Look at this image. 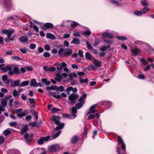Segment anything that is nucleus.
<instances>
[{"label":"nucleus","instance_id":"nucleus-33","mask_svg":"<svg viewBox=\"0 0 154 154\" xmlns=\"http://www.w3.org/2000/svg\"><path fill=\"white\" fill-rule=\"evenodd\" d=\"M47 38H49L54 39L55 38L54 36L51 33H48L47 34Z\"/></svg>","mask_w":154,"mask_h":154},{"label":"nucleus","instance_id":"nucleus-56","mask_svg":"<svg viewBox=\"0 0 154 154\" xmlns=\"http://www.w3.org/2000/svg\"><path fill=\"white\" fill-rule=\"evenodd\" d=\"M17 122H12L9 123V125L11 126L14 127L16 126Z\"/></svg>","mask_w":154,"mask_h":154},{"label":"nucleus","instance_id":"nucleus-55","mask_svg":"<svg viewBox=\"0 0 154 154\" xmlns=\"http://www.w3.org/2000/svg\"><path fill=\"white\" fill-rule=\"evenodd\" d=\"M12 97L11 95L6 96L4 97V100L7 101L11 97Z\"/></svg>","mask_w":154,"mask_h":154},{"label":"nucleus","instance_id":"nucleus-60","mask_svg":"<svg viewBox=\"0 0 154 154\" xmlns=\"http://www.w3.org/2000/svg\"><path fill=\"white\" fill-rule=\"evenodd\" d=\"M88 132V129L86 127H85V129L84 130V135L86 137Z\"/></svg>","mask_w":154,"mask_h":154},{"label":"nucleus","instance_id":"nucleus-45","mask_svg":"<svg viewBox=\"0 0 154 154\" xmlns=\"http://www.w3.org/2000/svg\"><path fill=\"white\" fill-rule=\"evenodd\" d=\"M3 133L5 135L7 136L10 134L11 131L10 130L7 129Z\"/></svg>","mask_w":154,"mask_h":154},{"label":"nucleus","instance_id":"nucleus-15","mask_svg":"<svg viewBox=\"0 0 154 154\" xmlns=\"http://www.w3.org/2000/svg\"><path fill=\"white\" fill-rule=\"evenodd\" d=\"M102 63V62H101L99 61L96 59L94 60L93 61V63L94 66L97 67H100L101 66V64Z\"/></svg>","mask_w":154,"mask_h":154},{"label":"nucleus","instance_id":"nucleus-2","mask_svg":"<svg viewBox=\"0 0 154 154\" xmlns=\"http://www.w3.org/2000/svg\"><path fill=\"white\" fill-rule=\"evenodd\" d=\"M82 103H76L75 107H73L71 110V113L69 115L68 114V119H74L76 117V113L77 112V110L76 108L78 109H80L82 106Z\"/></svg>","mask_w":154,"mask_h":154},{"label":"nucleus","instance_id":"nucleus-62","mask_svg":"<svg viewBox=\"0 0 154 154\" xmlns=\"http://www.w3.org/2000/svg\"><path fill=\"white\" fill-rule=\"evenodd\" d=\"M1 91L3 93H6L8 91V90L7 89L4 88H2Z\"/></svg>","mask_w":154,"mask_h":154},{"label":"nucleus","instance_id":"nucleus-63","mask_svg":"<svg viewBox=\"0 0 154 154\" xmlns=\"http://www.w3.org/2000/svg\"><path fill=\"white\" fill-rule=\"evenodd\" d=\"M141 4L144 6H148V4L146 1H142L141 2Z\"/></svg>","mask_w":154,"mask_h":154},{"label":"nucleus","instance_id":"nucleus-35","mask_svg":"<svg viewBox=\"0 0 154 154\" xmlns=\"http://www.w3.org/2000/svg\"><path fill=\"white\" fill-rule=\"evenodd\" d=\"M42 81L43 83H45L47 85H49L50 83L49 81H48L47 79H42Z\"/></svg>","mask_w":154,"mask_h":154},{"label":"nucleus","instance_id":"nucleus-53","mask_svg":"<svg viewBox=\"0 0 154 154\" xmlns=\"http://www.w3.org/2000/svg\"><path fill=\"white\" fill-rule=\"evenodd\" d=\"M29 102L31 104H34L35 103V101L34 99L33 98H29Z\"/></svg>","mask_w":154,"mask_h":154},{"label":"nucleus","instance_id":"nucleus-3","mask_svg":"<svg viewBox=\"0 0 154 154\" xmlns=\"http://www.w3.org/2000/svg\"><path fill=\"white\" fill-rule=\"evenodd\" d=\"M79 97L77 94L72 93L71 94L68 98L70 101V103L72 104H74L77 101V100Z\"/></svg>","mask_w":154,"mask_h":154},{"label":"nucleus","instance_id":"nucleus-32","mask_svg":"<svg viewBox=\"0 0 154 154\" xmlns=\"http://www.w3.org/2000/svg\"><path fill=\"white\" fill-rule=\"evenodd\" d=\"M20 84L19 80H16L14 81L13 82V83L12 84V85L14 87H15L16 86L19 85Z\"/></svg>","mask_w":154,"mask_h":154},{"label":"nucleus","instance_id":"nucleus-10","mask_svg":"<svg viewBox=\"0 0 154 154\" xmlns=\"http://www.w3.org/2000/svg\"><path fill=\"white\" fill-rule=\"evenodd\" d=\"M117 138L118 139V143L121 144L122 149L123 150H125L126 149V146L125 144L123 142L122 138L119 136H118L117 137Z\"/></svg>","mask_w":154,"mask_h":154},{"label":"nucleus","instance_id":"nucleus-24","mask_svg":"<svg viewBox=\"0 0 154 154\" xmlns=\"http://www.w3.org/2000/svg\"><path fill=\"white\" fill-rule=\"evenodd\" d=\"M78 76L77 74L75 73H71L69 75V79L73 78H75L77 77Z\"/></svg>","mask_w":154,"mask_h":154},{"label":"nucleus","instance_id":"nucleus-4","mask_svg":"<svg viewBox=\"0 0 154 154\" xmlns=\"http://www.w3.org/2000/svg\"><path fill=\"white\" fill-rule=\"evenodd\" d=\"M60 147L58 144H55L52 146H49L48 147V150L50 152L55 153L58 151Z\"/></svg>","mask_w":154,"mask_h":154},{"label":"nucleus","instance_id":"nucleus-6","mask_svg":"<svg viewBox=\"0 0 154 154\" xmlns=\"http://www.w3.org/2000/svg\"><path fill=\"white\" fill-rule=\"evenodd\" d=\"M13 68V66H12L8 65L6 67H4L2 69V71L4 72H7L9 71L8 74L9 75H12L13 74V71L11 70Z\"/></svg>","mask_w":154,"mask_h":154},{"label":"nucleus","instance_id":"nucleus-19","mask_svg":"<svg viewBox=\"0 0 154 154\" xmlns=\"http://www.w3.org/2000/svg\"><path fill=\"white\" fill-rule=\"evenodd\" d=\"M78 137L76 136L73 137L71 139V143L74 144H76L78 141Z\"/></svg>","mask_w":154,"mask_h":154},{"label":"nucleus","instance_id":"nucleus-44","mask_svg":"<svg viewBox=\"0 0 154 154\" xmlns=\"http://www.w3.org/2000/svg\"><path fill=\"white\" fill-rule=\"evenodd\" d=\"M36 45L35 44H30L29 45V48L32 49H34L36 48Z\"/></svg>","mask_w":154,"mask_h":154},{"label":"nucleus","instance_id":"nucleus-46","mask_svg":"<svg viewBox=\"0 0 154 154\" xmlns=\"http://www.w3.org/2000/svg\"><path fill=\"white\" fill-rule=\"evenodd\" d=\"M14 100L13 98L10 99L9 100L8 105L10 107H11L12 106V104L14 102Z\"/></svg>","mask_w":154,"mask_h":154},{"label":"nucleus","instance_id":"nucleus-30","mask_svg":"<svg viewBox=\"0 0 154 154\" xmlns=\"http://www.w3.org/2000/svg\"><path fill=\"white\" fill-rule=\"evenodd\" d=\"M149 10V8L146 7H145L142 10H141L143 14H145Z\"/></svg>","mask_w":154,"mask_h":154},{"label":"nucleus","instance_id":"nucleus-25","mask_svg":"<svg viewBox=\"0 0 154 154\" xmlns=\"http://www.w3.org/2000/svg\"><path fill=\"white\" fill-rule=\"evenodd\" d=\"M29 83V81H24L22 82L21 83L20 85V87H23L25 86L28 85Z\"/></svg>","mask_w":154,"mask_h":154},{"label":"nucleus","instance_id":"nucleus-11","mask_svg":"<svg viewBox=\"0 0 154 154\" xmlns=\"http://www.w3.org/2000/svg\"><path fill=\"white\" fill-rule=\"evenodd\" d=\"M79 24L77 22L72 20H68V25H70L72 27H77Z\"/></svg>","mask_w":154,"mask_h":154},{"label":"nucleus","instance_id":"nucleus-36","mask_svg":"<svg viewBox=\"0 0 154 154\" xmlns=\"http://www.w3.org/2000/svg\"><path fill=\"white\" fill-rule=\"evenodd\" d=\"M70 83L72 85H74L77 84V81L74 79L73 78L69 79Z\"/></svg>","mask_w":154,"mask_h":154},{"label":"nucleus","instance_id":"nucleus-20","mask_svg":"<svg viewBox=\"0 0 154 154\" xmlns=\"http://www.w3.org/2000/svg\"><path fill=\"white\" fill-rule=\"evenodd\" d=\"M20 41L21 43L26 42L28 41V38L26 36H23L20 38Z\"/></svg>","mask_w":154,"mask_h":154},{"label":"nucleus","instance_id":"nucleus-8","mask_svg":"<svg viewBox=\"0 0 154 154\" xmlns=\"http://www.w3.org/2000/svg\"><path fill=\"white\" fill-rule=\"evenodd\" d=\"M130 50L133 56H136L139 54L140 49L136 47H131Z\"/></svg>","mask_w":154,"mask_h":154},{"label":"nucleus","instance_id":"nucleus-39","mask_svg":"<svg viewBox=\"0 0 154 154\" xmlns=\"http://www.w3.org/2000/svg\"><path fill=\"white\" fill-rule=\"evenodd\" d=\"M134 43L136 44L140 45H144L145 46V44H146L143 42L140 41L139 40H137L135 41Z\"/></svg>","mask_w":154,"mask_h":154},{"label":"nucleus","instance_id":"nucleus-13","mask_svg":"<svg viewBox=\"0 0 154 154\" xmlns=\"http://www.w3.org/2000/svg\"><path fill=\"white\" fill-rule=\"evenodd\" d=\"M58 92H51V94L54 98L57 99H59L61 98V96L58 94Z\"/></svg>","mask_w":154,"mask_h":154},{"label":"nucleus","instance_id":"nucleus-42","mask_svg":"<svg viewBox=\"0 0 154 154\" xmlns=\"http://www.w3.org/2000/svg\"><path fill=\"white\" fill-rule=\"evenodd\" d=\"M14 32V31L13 29L9 30L8 34H7L8 36L10 37L12 34Z\"/></svg>","mask_w":154,"mask_h":154},{"label":"nucleus","instance_id":"nucleus-12","mask_svg":"<svg viewBox=\"0 0 154 154\" xmlns=\"http://www.w3.org/2000/svg\"><path fill=\"white\" fill-rule=\"evenodd\" d=\"M53 24L51 23H46L44 26V29L46 30L52 28L53 27Z\"/></svg>","mask_w":154,"mask_h":154},{"label":"nucleus","instance_id":"nucleus-17","mask_svg":"<svg viewBox=\"0 0 154 154\" xmlns=\"http://www.w3.org/2000/svg\"><path fill=\"white\" fill-rule=\"evenodd\" d=\"M30 85L33 87L38 86V83L36 82V80L35 79H33L31 80Z\"/></svg>","mask_w":154,"mask_h":154},{"label":"nucleus","instance_id":"nucleus-58","mask_svg":"<svg viewBox=\"0 0 154 154\" xmlns=\"http://www.w3.org/2000/svg\"><path fill=\"white\" fill-rule=\"evenodd\" d=\"M14 113L10 114V117L13 120H15L17 119V117L14 116Z\"/></svg>","mask_w":154,"mask_h":154},{"label":"nucleus","instance_id":"nucleus-57","mask_svg":"<svg viewBox=\"0 0 154 154\" xmlns=\"http://www.w3.org/2000/svg\"><path fill=\"white\" fill-rule=\"evenodd\" d=\"M99 44V40L96 38L95 40L94 46L98 45Z\"/></svg>","mask_w":154,"mask_h":154},{"label":"nucleus","instance_id":"nucleus-14","mask_svg":"<svg viewBox=\"0 0 154 154\" xmlns=\"http://www.w3.org/2000/svg\"><path fill=\"white\" fill-rule=\"evenodd\" d=\"M111 46L109 45H107V46H101L99 48V50L102 52H104L107 50L108 49L110 48Z\"/></svg>","mask_w":154,"mask_h":154},{"label":"nucleus","instance_id":"nucleus-9","mask_svg":"<svg viewBox=\"0 0 154 154\" xmlns=\"http://www.w3.org/2000/svg\"><path fill=\"white\" fill-rule=\"evenodd\" d=\"M97 106V104H95L92 105L90 108L89 111L87 113V115L89 114L90 113H94L97 112V110L95 109Z\"/></svg>","mask_w":154,"mask_h":154},{"label":"nucleus","instance_id":"nucleus-41","mask_svg":"<svg viewBox=\"0 0 154 154\" xmlns=\"http://www.w3.org/2000/svg\"><path fill=\"white\" fill-rule=\"evenodd\" d=\"M1 104L3 107H5L7 105V101L4 100L1 101Z\"/></svg>","mask_w":154,"mask_h":154},{"label":"nucleus","instance_id":"nucleus-16","mask_svg":"<svg viewBox=\"0 0 154 154\" xmlns=\"http://www.w3.org/2000/svg\"><path fill=\"white\" fill-rule=\"evenodd\" d=\"M145 46L148 48V52L150 54L153 53L154 52V50L151 46H150L147 44H145Z\"/></svg>","mask_w":154,"mask_h":154},{"label":"nucleus","instance_id":"nucleus-49","mask_svg":"<svg viewBox=\"0 0 154 154\" xmlns=\"http://www.w3.org/2000/svg\"><path fill=\"white\" fill-rule=\"evenodd\" d=\"M44 48L46 50L48 51H49L51 50L49 45L48 44L45 45Z\"/></svg>","mask_w":154,"mask_h":154},{"label":"nucleus","instance_id":"nucleus-61","mask_svg":"<svg viewBox=\"0 0 154 154\" xmlns=\"http://www.w3.org/2000/svg\"><path fill=\"white\" fill-rule=\"evenodd\" d=\"M56 68L54 67H49V71H55Z\"/></svg>","mask_w":154,"mask_h":154},{"label":"nucleus","instance_id":"nucleus-64","mask_svg":"<svg viewBox=\"0 0 154 154\" xmlns=\"http://www.w3.org/2000/svg\"><path fill=\"white\" fill-rule=\"evenodd\" d=\"M44 56L45 57H48L50 56V54L48 52H45L44 54Z\"/></svg>","mask_w":154,"mask_h":154},{"label":"nucleus","instance_id":"nucleus-18","mask_svg":"<svg viewBox=\"0 0 154 154\" xmlns=\"http://www.w3.org/2000/svg\"><path fill=\"white\" fill-rule=\"evenodd\" d=\"M103 35L105 37L109 38H113V36L111 33L106 32L103 33Z\"/></svg>","mask_w":154,"mask_h":154},{"label":"nucleus","instance_id":"nucleus-23","mask_svg":"<svg viewBox=\"0 0 154 154\" xmlns=\"http://www.w3.org/2000/svg\"><path fill=\"white\" fill-rule=\"evenodd\" d=\"M67 50L66 49H64L62 48H60L58 52L59 55H60L61 54H66V52Z\"/></svg>","mask_w":154,"mask_h":154},{"label":"nucleus","instance_id":"nucleus-31","mask_svg":"<svg viewBox=\"0 0 154 154\" xmlns=\"http://www.w3.org/2000/svg\"><path fill=\"white\" fill-rule=\"evenodd\" d=\"M79 82L81 83H87L88 81V79H82L81 78H79Z\"/></svg>","mask_w":154,"mask_h":154},{"label":"nucleus","instance_id":"nucleus-37","mask_svg":"<svg viewBox=\"0 0 154 154\" xmlns=\"http://www.w3.org/2000/svg\"><path fill=\"white\" fill-rule=\"evenodd\" d=\"M38 51L36 52L37 55L38 54H39L43 52L44 51V49L42 47H39L38 49Z\"/></svg>","mask_w":154,"mask_h":154},{"label":"nucleus","instance_id":"nucleus-40","mask_svg":"<svg viewBox=\"0 0 154 154\" xmlns=\"http://www.w3.org/2000/svg\"><path fill=\"white\" fill-rule=\"evenodd\" d=\"M134 14L136 16H141L143 14L141 12V11H137L134 12Z\"/></svg>","mask_w":154,"mask_h":154},{"label":"nucleus","instance_id":"nucleus-26","mask_svg":"<svg viewBox=\"0 0 154 154\" xmlns=\"http://www.w3.org/2000/svg\"><path fill=\"white\" fill-rule=\"evenodd\" d=\"M91 34V32L89 29H88V31L83 32V35L85 36H90Z\"/></svg>","mask_w":154,"mask_h":154},{"label":"nucleus","instance_id":"nucleus-48","mask_svg":"<svg viewBox=\"0 0 154 154\" xmlns=\"http://www.w3.org/2000/svg\"><path fill=\"white\" fill-rule=\"evenodd\" d=\"M78 54L80 57H84L83 51L82 50H79Z\"/></svg>","mask_w":154,"mask_h":154},{"label":"nucleus","instance_id":"nucleus-47","mask_svg":"<svg viewBox=\"0 0 154 154\" xmlns=\"http://www.w3.org/2000/svg\"><path fill=\"white\" fill-rule=\"evenodd\" d=\"M44 142L43 138H42L38 140V143L39 144H42L44 143Z\"/></svg>","mask_w":154,"mask_h":154},{"label":"nucleus","instance_id":"nucleus-28","mask_svg":"<svg viewBox=\"0 0 154 154\" xmlns=\"http://www.w3.org/2000/svg\"><path fill=\"white\" fill-rule=\"evenodd\" d=\"M116 38L119 40H122V41H124L127 39V38L125 36L122 35V36H116Z\"/></svg>","mask_w":154,"mask_h":154},{"label":"nucleus","instance_id":"nucleus-5","mask_svg":"<svg viewBox=\"0 0 154 154\" xmlns=\"http://www.w3.org/2000/svg\"><path fill=\"white\" fill-rule=\"evenodd\" d=\"M67 66L66 63L65 62H63L60 64H57V69L58 71H61L63 68V70L66 72H67V69L66 68Z\"/></svg>","mask_w":154,"mask_h":154},{"label":"nucleus","instance_id":"nucleus-34","mask_svg":"<svg viewBox=\"0 0 154 154\" xmlns=\"http://www.w3.org/2000/svg\"><path fill=\"white\" fill-rule=\"evenodd\" d=\"M13 71L14 73L16 74H18L20 73V71L19 70V68L17 67L14 68Z\"/></svg>","mask_w":154,"mask_h":154},{"label":"nucleus","instance_id":"nucleus-22","mask_svg":"<svg viewBox=\"0 0 154 154\" xmlns=\"http://www.w3.org/2000/svg\"><path fill=\"white\" fill-rule=\"evenodd\" d=\"M71 91L74 93H76L77 91V89L76 88H73L72 87H68V94H69V92Z\"/></svg>","mask_w":154,"mask_h":154},{"label":"nucleus","instance_id":"nucleus-1","mask_svg":"<svg viewBox=\"0 0 154 154\" xmlns=\"http://www.w3.org/2000/svg\"><path fill=\"white\" fill-rule=\"evenodd\" d=\"M60 118L58 116H53L52 121L54 122L55 123L58 125L57 127L54 131V133L52 135V138L53 139H55L58 137L61 133V131L58 130L63 128L64 125L63 123H60L59 121Z\"/></svg>","mask_w":154,"mask_h":154},{"label":"nucleus","instance_id":"nucleus-27","mask_svg":"<svg viewBox=\"0 0 154 154\" xmlns=\"http://www.w3.org/2000/svg\"><path fill=\"white\" fill-rule=\"evenodd\" d=\"M85 57L88 60H91V54L88 52H86L85 54Z\"/></svg>","mask_w":154,"mask_h":154},{"label":"nucleus","instance_id":"nucleus-54","mask_svg":"<svg viewBox=\"0 0 154 154\" xmlns=\"http://www.w3.org/2000/svg\"><path fill=\"white\" fill-rule=\"evenodd\" d=\"M7 79L8 76L6 75H4L2 76V79L3 81H7Z\"/></svg>","mask_w":154,"mask_h":154},{"label":"nucleus","instance_id":"nucleus-50","mask_svg":"<svg viewBox=\"0 0 154 154\" xmlns=\"http://www.w3.org/2000/svg\"><path fill=\"white\" fill-rule=\"evenodd\" d=\"M73 35L75 37H80V33L78 32H75L73 33Z\"/></svg>","mask_w":154,"mask_h":154},{"label":"nucleus","instance_id":"nucleus-38","mask_svg":"<svg viewBox=\"0 0 154 154\" xmlns=\"http://www.w3.org/2000/svg\"><path fill=\"white\" fill-rule=\"evenodd\" d=\"M111 2L113 4L116 5L117 6H121V5L117 1H116L114 0H112L111 1Z\"/></svg>","mask_w":154,"mask_h":154},{"label":"nucleus","instance_id":"nucleus-21","mask_svg":"<svg viewBox=\"0 0 154 154\" xmlns=\"http://www.w3.org/2000/svg\"><path fill=\"white\" fill-rule=\"evenodd\" d=\"M28 130V126L27 125H25L23 128L21 129V133L23 134L25 133Z\"/></svg>","mask_w":154,"mask_h":154},{"label":"nucleus","instance_id":"nucleus-51","mask_svg":"<svg viewBox=\"0 0 154 154\" xmlns=\"http://www.w3.org/2000/svg\"><path fill=\"white\" fill-rule=\"evenodd\" d=\"M18 94V92L16 90H14L13 92V95L14 97H15Z\"/></svg>","mask_w":154,"mask_h":154},{"label":"nucleus","instance_id":"nucleus-7","mask_svg":"<svg viewBox=\"0 0 154 154\" xmlns=\"http://www.w3.org/2000/svg\"><path fill=\"white\" fill-rule=\"evenodd\" d=\"M23 109L21 108L17 109L16 110V113L17 114V116L19 118H21L25 116L26 114L25 112H22Z\"/></svg>","mask_w":154,"mask_h":154},{"label":"nucleus","instance_id":"nucleus-59","mask_svg":"<svg viewBox=\"0 0 154 154\" xmlns=\"http://www.w3.org/2000/svg\"><path fill=\"white\" fill-rule=\"evenodd\" d=\"M106 105L107 106V107L108 108H110L111 106L112 105V102L110 101H107L106 102Z\"/></svg>","mask_w":154,"mask_h":154},{"label":"nucleus","instance_id":"nucleus-52","mask_svg":"<svg viewBox=\"0 0 154 154\" xmlns=\"http://www.w3.org/2000/svg\"><path fill=\"white\" fill-rule=\"evenodd\" d=\"M86 45H87V48L88 49L91 50H92V46L88 41H87L86 42Z\"/></svg>","mask_w":154,"mask_h":154},{"label":"nucleus","instance_id":"nucleus-43","mask_svg":"<svg viewBox=\"0 0 154 154\" xmlns=\"http://www.w3.org/2000/svg\"><path fill=\"white\" fill-rule=\"evenodd\" d=\"M60 110V109L57 108H53L51 109V112L52 113L54 114L56 112L59 111Z\"/></svg>","mask_w":154,"mask_h":154},{"label":"nucleus","instance_id":"nucleus-29","mask_svg":"<svg viewBox=\"0 0 154 154\" xmlns=\"http://www.w3.org/2000/svg\"><path fill=\"white\" fill-rule=\"evenodd\" d=\"M80 43L79 40L76 38H74L71 42V43L76 44H79Z\"/></svg>","mask_w":154,"mask_h":154}]
</instances>
